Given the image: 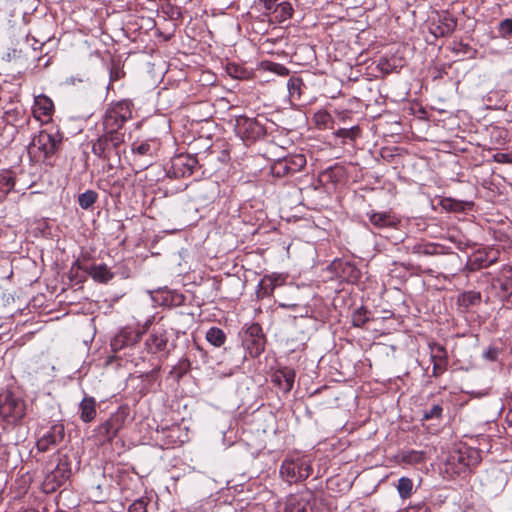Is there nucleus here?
<instances>
[{"mask_svg": "<svg viewBox=\"0 0 512 512\" xmlns=\"http://www.w3.org/2000/svg\"><path fill=\"white\" fill-rule=\"evenodd\" d=\"M482 295L479 291H465L459 296L460 305L465 308L481 303Z\"/></svg>", "mask_w": 512, "mask_h": 512, "instance_id": "nucleus-33", "label": "nucleus"}, {"mask_svg": "<svg viewBox=\"0 0 512 512\" xmlns=\"http://www.w3.org/2000/svg\"><path fill=\"white\" fill-rule=\"evenodd\" d=\"M51 460V465L56 462L55 467L52 469L48 468V473L44 480V486L50 490L55 491L57 488L62 486L71 476V467L66 456L56 454Z\"/></svg>", "mask_w": 512, "mask_h": 512, "instance_id": "nucleus-7", "label": "nucleus"}, {"mask_svg": "<svg viewBox=\"0 0 512 512\" xmlns=\"http://www.w3.org/2000/svg\"><path fill=\"white\" fill-rule=\"evenodd\" d=\"M501 251L494 246H485L472 252L462 266L461 257L456 252H449L445 254L441 262L442 268L450 275L455 276L458 272L462 271L466 274L474 273L482 269H486L500 260Z\"/></svg>", "mask_w": 512, "mask_h": 512, "instance_id": "nucleus-1", "label": "nucleus"}, {"mask_svg": "<svg viewBox=\"0 0 512 512\" xmlns=\"http://www.w3.org/2000/svg\"><path fill=\"white\" fill-rule=\"evenodd\" d=\"M129 512H148L147 502L143 499L135 500L129 507Z\"/></svg>", "mask_w": 512, "mask_h": 512, "instance_id": "nucleus-47", "label": "nucleus"}, {"mask_svg": "<svg viewBox=\"0 0 512 512\" xmlns=\"http://www.w3.org/2000/svg\"><path fill=\"white\" fill-rule=\"evenodd\" d=\"M443 407L440 404H434L429 410L424 411L422 420L441 419Z\"/></svg>", "mask_w": 512, "mask_h": 512, "instance_id": "nucleus-42", "label": "nucleus"}, {"mask_svg": "<svg viewBox=\"0 0 512 512\" xmlns=\"http://www.w3.org/2000/svg\"><path fill=\"white\" fill-rule=\"evenodd\" d=\"M205 339L214 347H221L226 341V334L219 327H211L206 332Z\"/></svg>", "mask_w": 512, "mask_h": 512, "instance_id": "nucleus-28", "label": "nucleus"}, {"mask_svg": "<svg viewBox=\"0 0 512 512\" xmlns=\"http://www.w3.org/2000/svg\"><path fill=\"white\" fill-rule=\"evenodd\" d=\"M168 344V335L163 327H154L145 341V347L148 353L156 354L166 349Z\"/></svg>", "mask_w": 512, "mask_h": 512, "instance_id": "nucleus-17", "label": "nucleus"}, {"mask_svg": "<svg viewBox=\"0 0 512 512\" xmlns=\"http://www.w3.org/2000/svg\"><path fill=\"white\" fill-rule=\"evenodd\" d=\"M457 27V19L445 11L437 15V19L431 23L430 32L435 37L450 36Z\"/></svg>", "mask_w": 512, "mask_h": 512, "instance_id": "nucleus-12", "label": "nucleus"}, {"mask_svg": "<svg viewBox=\"0 0 512 512\" xmlns=\"http://www.w3.org/2000/svg\"><path fill=\"white\" fill-rule=\"evenodd\" d=\"M124 139L125 133L103 131L102 135L92 141V153L106 162L109 169H114L121 163V147Z\"/></svg>", "mask_w": 512, "mask_h": 512, "instance_id": "nucleus-2", "label": "nucleus"}, {"mask_svg": "<svg viewBox=\"0 0 512 512\" xmlns=\"http://www.w3.org/2000/svg\"><path fill=\"white\" fill-rule=\"evenodd\" d=\"M498 33L501 37L507 38L512 35V19H504L499 23Z\"/></svg>", "mask_w": 512, "mask_h": 512, "instance_id": "nucleus-44", "label": "nucleus"}, {"mask_svg": "<svg viewBox=\"0 0 512 512\" xmlns=\"http://www.w3.org/2000/svg\"><path fill=\"white\" fill-rule=\"evenodd\" d=\"M65 436L64 425L56 423L52 425L36 442V447L40 452H46L51 446L61 443Z\"/></svg>", "mask_w": 512, "mask_h": 512, "instance_id": "nucleus-13", "label": "nucleus"}, {"mask_svg": "<svg viewBox=\"0 0 512 512\" xmlns=\"http://www.w3.org/2000/svg\"><path fill=\"white\" fill-rule=\"evenodd\" d=\"M428 254H434L435 252L434 251H426Z\"/></svg>", "mask_w": 512, "mask_h": 512, "instance_id": "nucleus-55", "label": "nucleus"}, {"mask_svg": "<svg viewBox=\"0 0 512 512\" xmlns=\"http://www.w3.org/2000/svg\"><path fill=\"white\" fill-rule=\"evenodd\" d=\"M338 116L341 121H346V119H348L350 117V114L347 111H342V112L338 113Z\"/></svg>", "mask_w": 512, "mask_h": 512, "instance_id": "nucleus-53", "label": "nucleus"}, {"mask_svg": "<svg viewBox=\"0 0 512 512\" xmlns=\"http://www.w3.org/2000/svg\"><path fill=\"white\" fill-rule=\"evenodd\" d=\"M198 161L190 155L180 154L173 158L170 172L175 177H185L193 174Z\"/></svg>", "mask_w": 512, "mask_h": 512, "instance_id": "nucleus-16", "label": "nucleus"}, {"mask_svg": "<svg viewBox=\"0 0 512 512\" xmlns=\"http://www.w3.org/2000/svg\"><path fill=\"white\" fill-rule=\"evenodd\" d=\"M275 288L274 281L270 277H264L258 284L257 298L263 299L269 297Z\"/></svg>", "mask_w": 512, "mask_h": 512, "instance_id": "nucleus-36", "label": "nucleus"}, {"mask_svg": "<svg viewBox=\"0 0 512 512\" xmlns=\"http://www.w3.org/2000/svg\"><path fill=\"white\" fill-rule=\"evenodd\" d=\"M369 311L361 306L352 314V324L355 327H363L369 321Z\"/></svg>", "mask_w": 512, "mask_h": 512, "instance_id": "nucleus-40", "label": "nucleus"}, {"mask_svg": "<svg viewBox=\"0 0 512 512\" xmlns=\"http://www.w3.org/2000/svg\"><path fill=\"white\" fill-rule=\"evenodd\" d=\"M429 349L431 362L433 363L432 376L437 378L447 370V350L443 345L436 342L429 343Z\"/></svg>", "mask_w": 512, "mask_h": 512, "instance_id": "nucleus-15", "label": "nucleus"}, {"mask_svg": "<svg viewBox=\"0 0 512 512\" xmlns=\"http://www.w3.org/2000/svg\"><path fill=\"white\" fill-rule=\"evenodd\" d=\"M483 357L490 361H495L498 357V349L495 347H489L484 353Z\"/></svg>", "mask_w": 512, "mask_h": 512, "instance_id": "nucleus-49", "label": "nucleus"}, {"mask_svg": "<svg viewBox=\"0 0 512 512\" xmlns=\"http://www.w3.org/2000/svg\"><path fill=\"white\" fill-rule=\"evenodd\" d=\"M275 19L278 23L290 19L293 15V7L290 2H281L274 8Z\"/></svg>", "mask_w": 512, "mask_h": 512, "instance_id": "nucleus-32", "label": "nucleus"}, {"mask_svg": "<svg viewBox=\"0 0 512 512\" xmlns=\"http://www.w3.org/2000/svg\"><path fill=\"white\" fill-rule=\"evenodd\" d=\"M481 462L480 451L472 447H463L449 456L448 463L455 466L457 473L471 469Z\"/></svg>", "mask_w": 512, "mask_h": 512, "instance_id": "nucleus-11", "label": "nucleus"}, {"mask_svg": "<svg viewBox=\"0 0 512 512\" xmlns=\"http://www.w3.org/2000/svg\"><path fill=\"white\" fill-rule=\"evenodd\" d=\"M397 460L400 464L417 465L427 460V453L420 450H402L397 454Z\"/></svg>", "mask_w": 512, "mask_h": 512, "instance_id": "nucleus-24", "label": "nucleus"}, {"mask_svg": "<svg viewBox=\"0 0 512 512\" xmlns=\"http://www.w3.org/2000/svg\"><path fill=\"white\" fill-rule=\"evenodd\" d=\"M342 277L348 282H356L360 278V270L351 262L340 263Z\"/></svg>", "mask_w": 512, "mask_h": 512, "instance_id": "nucleus-34", "label": "nucleus"}, {"mask_svg": "<svg viewBox=\"0 0 512 512\" xmlns=\"http://www.w3.org/2000/svg\"><path fill=\"white\" fill-rule=\"evenodd\" d=\"M26 412L27 403L21 395L12 390L0 393V417L7 425H20Z\"/></svg>", "mask_w": 512, "mask_h": 512, "instance_id": "nucleus-5", "label": "nucleus"}, {"mask_svg": "<svg viewBox=\"0 0 512 512\" xmlns=\"http://www.w3.org/2000/svg\"><path fill=\"white\" fill-rule=\"evenodd\" d=\"M295 375L293 368L282 367L272 374L271 382L283 393H288L293 388Z\"/></svg>", "mask_w": 512, "mask_h": 512, "instance_id": "nucleus-21", "label": "nucleus"}, {"mask_svg": "<svg viewBox=\"0 0 512 512\" xmlns=\"http://www.w3.org/2000/svg\"><path fill=\"white\" fill-rule=\"evenodd\" d=\"M77 269V270H84L86 272V270H89V268H85L81 265L80 261L79 260H76L73 264H72V267H71V273L74 272V270Z\"/></svg>", "mask_w": 512, "mask_h": 512, "instance_id": "nucleus-52", "label": "nucleus"}, {"mask_svg": "<svg viewBox=\"0 0 512 512\" xmlns=\"http://www.w3.org/2000/svg\"><path fill=\"white\" fill-rule=\"evenodd\" d=\"M278 0H260L263 3L266 10L271 11Z\"/></svg>", "mask_w": 512, "mask_h": 512, "instance_id": "nucleus-51", "label": "nucleus"}, {"mask_svg": "<svg viewBox=\"0 0 512 512\" xmlns=\"http://www.w3.org/2000/svg\"><path fill=\"white\" fill-rule=\"evenodd\" d=\"M97 402L92 396H85L79 404L80 419L90 423L96 418Z\"/></svg>", "mask_w": 512, "mask_h": 512, "instance_id": "nucleus-23", "label": "nucleus"}, {"mask_svg": "<svg viewBox=\"0 0 512 512\" xmlns=\"http://www.w3.org/2000/svg\"><path fill=\"white\" fill-rule=\"evenodd\" d=\"M310 464L303 458L285 459L280 468V474L289 483H297L307 479L311 474Z\"/></svg>", "mask_w": 512, "mask_h": 512, "instance_id": "nucleus-9", "label": "nucleus"}, {"mask_svg": "<svg viewBox=\"0 0 512 512\" xmlns=\"http://www.w3.org/2000/svg\"><path fill=\"white\" fill-rule=\"evenodd\" d=\"M133 103L131 100L122 99L107 105L102 117L103 131L112 133H124L122 128L133 117Z\"/></svg>", "mask_w": 512, "mask_h": 512, "instance_id": "nucleus-4", "label": "nucleus"}, {"mask_svg": "<svg viewBox=\"0 0 512 512\" xmlns=\"http://www.w3.org/2000/svg\"><path fill=\"white\" fill-rule=\"evenodd\" d=\"M366 216L369 223L378 229L394 228L400 222L391 211L378 212L373 209L367 211Z\"/></svg>", "mask_w": 512, "mask_h": 512, "instance_id": "nucleus-18", "label": "nucleus"}, {"mask_svg": "<svg viewBox=\"0 0 512 512\" xmlns=\"http://www.w3.org/2000/svg\"><path fill=\"white\" fill-rule=\"evenodd\" d=\"M492 286L499 287V295L503 300L512 296V266L503 265L492 278Z\"/></svg>", "mask_w": 512, "mask_h": 512, "instance_id": "nucleus-14", "label": "nucleus"}, {"mask_svg": "<svg viewBox=\"0 0 512 512\" xmlns=\"http://www.w3.org/2000/svg\"><path fill=\"white\" fill-rule=\"evenodd\" d=\"M15 183L16 180L12 171L0 172V202L14 189Z\"/></svg>", "mask_w": 512, "mask_h": 512, "instance_id": "nucleus-26", "label": "nucleus"}, {"mask_svg": "<svg viewBox=\"0 0 512 512\" xmlns=\"http://www.w3.org/2000/svg\"><path fill=\"white\" fill-rule=\"evenodd\" d=\"M96 435L101 444L112 442V440L118 435L112 428L108 425V421L101 423L96 429Z\"/></svg>", "mask_w": 512, "mask_h": 512, "instance_id": "nucleus-31", "label": "nucleus"}, {"mask_svg": "<svg viewBox=\"0 0 512 512\" xmlns=\"http://www.w3.org/2000/svg\"><path fill=\"white\" fill-rule=\"evenodd\" d=\"M271 174L277 178H283L293 175L288 169L287 163L282 159L276 160L270 168Z\"/></svg>", "mask_w": 512, "mask_h": 512, "instance_id": "nucleus-38", "label": "nucleus"}, {"mask_svg": "<svg viewBox=\"0 0 512 512\" xmlns=\"http://www.w3.org/2000/svg\"><path fill=\"white\" fill-rule=\"evenodd\" d=\"M227 72L230 76L237 79H240L244 76V69L236 64H228Z\"/></svg>", "mask_w": 512, "mask_h": 512, "instance_id": "nucleus-46", "label": "nucleus"}, {"mask_svg": "<svg viewBox=\"0 0 512 512\" xmlns=\"http://www.w3.org/2000/svg\"><path fill=\"white\" fill-rule=\"evenodd\" d=\"M22 114V110L19 108L9 109L4 112V119L7 123L16 122Z\"/></svg>", "mask_w": 512, "mask_h": 512, "instance_id": "nucleus-45", "label": "nucleus"}, {"mask_svg": "<svg viewBox=\"0 0 512 512\" xmlns=\"http://www.w3.org/2000/svg\"><path fill=\"white\" fill-rule=\"evenodd\" d=\"M446 202H449V208L454 211H459L462 209V204L458 201L447 199Z\"/></svg>", "mask_w": 512, "mask_h": 512, "instance_id": "nucleus-50", "label": "nucleus"}, {"mask_svg": "<svg viewBox=\"0 0 512 512\" xmlns=\"http://www.w3.org/2000/svg\"><path fill=\"white\" fill-rule=\"evenodd\" d=\"M235 121V132L243 141L253 143L266 134L263 124L256 118L241 115Z\"/></svg>", "mask_w": 512, "mask_h": 512, "instance_id": "nucleus-8", "label": "nucleus"}, {"mask_svg": "<svg viewBox=\"0 0 512 512\" xmlns=\"http://www.w3.org/2000/svg\"><path fill=\"white\" fill-rule=\"evenodd\" d=\"M303 80L300 77H291L287 82V88L291 101H299L302 95Z\"/></svg>", "mask_w": 512, "mask_h": 512, "instance_id": "nucleus-29", "label": "nucleus"}, {"mask_svg": "<svg viewBox=\"0 0 512 512\" xmlns=\"http://www.w3.org/2000/svg\"><path fill=\"white\" fill-rule=\"evenodd\" d=\"M128 416L129 412L127 408L119 407L117 411L111 414V416L107 419L108 425L118 434L119 431L124 427Z\"/></svg>", "mask_w": 512, "mask_h": 512, "instance_id": "nucleus-27", "label": "nucleus"}, {"mask_svg": "<svg viewBox=\"0 0 512 512\" xmlns=\"http://www.w3.org/2000/svg\"><path fill=\"white\" fill-rule=\"evenodd\" d=\"M285 512H321V506L311 491H304L289 496L286 501Z\"/></svg>", "mask_w": 512, "mask_h": 512, "instance_id": "nucleus-10", "label": "nucleus"}, {"mask_svg": "<svg viewBox=\"0 0 512 512\" xmlns=\"http://www.w3.org/2000/svg\"><path fill=\"white\" fill-rule=\"evenodd\" d=\"M507 421H508L509 425L512 427V411H510L507 414Z\"/></svg>", "mask_w": 512, "mask_h": 512, "instance_id": "nucleus-54", "label": "nucleus"}, {"mask_svg": "<svg viewBox=\"0 0 512 512\" xmlns=\"http://www.w3.org/2000/svg\"><path fill=\"white\" fill-rule=\"evenodd\" d=\"M265 68L279 76H287L290 73L289 69L280 63L267 62Z\"/></svg>", "mask_w": 512, "mask_h": 512, "instance_id": "nucleus-43", "label": "nucleus"}, {"mask_svg": "<svg viewBox=\"0 0 512 512\" xmlns=\"http://www.w3.org/2000/svg\"><path fill=\"white\" fill-rule=\"evenodd\" d=\"M493 161L499 164H512V154L496 153L493 155Z\"/></svg>", "mask_w": 512, "mask_h": 512, "instance_id": "nucleus-48", "label": "nucleus"}, {"mask_svg": "<svg viewBox=\"0 0 512 512\" xmlns=\"http://www.w3.org/2000/svg\"><path fill=\"white\" fill-rule=\"evenodd\" d=\"M91 278L99 283H107L113 279L114 274L110 271L106 264L93 265L86 270Z\"/></svg>", "mask_w": 512, "mask_h": 512, "instance_id": "nucleus-25", "label": "nucleus"}, {"mask_svg": "<svg viewBox=\"0 0 512 512\" xmlns=\"http://www.w3.org/2000/svg\"><path fill=\"white\" fill-rule=\"evenodd\" d=\"M56 512H65V511H63V510H57Z\"/></svg>", "mask_w": 512, "mask_h": 512, "instance_id": "nucleus-56", "label": "nucleus"}, {"mask_svg": "<svg viewBox=\"0 0 512 512\" xmlns=\"http://www.w3.org/2000/svg\"><path fill=\"white\" fill-rule=\"evenodd\" d=\"M313 120L318 128H325L331 121V115L327 111L320 110L314 114Z\"/></svg>", "mask_w": 512, "mask_h": 512, "instance_id": "nucleus-41", "label": "nucleus"}, {"mask_svg": "<svg viewBox=\"0 0 512 512\" xmlns=\"http://www.w3.org/2000/svg\"><path fill=\"white\" fill-rule=\"evenodd\" d=\"M283 160L287 163L288 169L293 175L306 166V157L303 154L290 155L284 157Z\"/></svg>", "mask_w": 512, "mask_h": 512, "instance_id": "nucleus-30", "label": "nucleus"}, {"mask_svg": "<svg viewBox=\"0 0 512 512\" xmlns=\"http://www.w3.org/2000/svg\"><path fill=\"white\" fill-rule=\"evenodd\" d=\"M397 491L402 499L409 498L413 491V481L408 477H401L398 480Z\"/></svg>", "mask_w": 512, "mask_h": 512, "instance_id": "nucleus-39", "label": "nucleus"}, {"mask_svg": "<svg viewBox=\"0 0 512 512\" xmlns=\"http://www.w3.org/2000/svg\"><path fill=\"white\" fill-rule=\"evenodd\" d=\"M63 136L59 131L41 130L28 145V154L35 162L52 165L51 158L59 150Z\"/></svg>", "mask_w": 512, "mask_h": 512, "instance_id": "nucleus-3", "label": "nucleus"}, {"mask_svg": "<svg viewBox=\"0 0 512 512\" xmlns=\"http://www.w3.org/2000/svg\"><path fill=\"white\" fill-rule=\"evenodd\" d=\"M160 143L157 139L135 140L131 144L132 166L142 171L151 166L156 158Z\"/></svg>", "mask_w": 512, "mask_h": 512, "instance_id": "nucleus-6", "label": "nucleus"}, {"mask_svg": "<svg viewBox=\"0 0 512 512\" xmlns=\"http://www.w3.org/2000/svg\"><path fill=\"white\" fill-rule=\"evenodd\" d=\"M334 135L337 138H342L343 143H345L346 139L355 141L361 136V128L358 125L352 126L350 128H340L334 132Z\"/></svg>", "mask_w": 512, "mask_h": 512, "instance_id": "nucleus-35", "label": "nucleus"}, {"mask_svg": "<svg viewBox=\"0 0 512 512\" xmlns=\"http://www.w3.org/2000/svg\"><path fill=\"white\" fill-rule=\"evenodd\" d=\"M142 333L131 328L121 330L111 341V348L117 352L125 347L137 344L141 339Z\"/></svg>", "mask_w": 512, "mask_h": 512, "instance_id": "nucleus-20", "label": "nucleus"}, {"mask_svg": "<svg viewBox=\"0 0 512 512\" xmlns=\"http://www.w3.org/2000/svg\"><path fill=\"white\" fill-rule=\"evenodd\" d=\"M245 342L251 350V354L259 355L264 351L265 337L259 324L253 323L246 330Z\"/></svg>", "mask_w": 512, "mask_h": 512, "instance_id": "nucleus-19", "label": "nucleus"}, {"mask_svg": "<svg viewBox=\"0 0 512 512\" xmlns=\"http://www.w3.org/2000/svg\"><path fill=\"white\" fill-rule=\"evenodd\" d=\"M98 199V194L94 190H86L78 196V204L82 209L91 208Z\"/></svg>", "mask_w": 512, "mask_h": 512, "instance_id": "nucleus-37", "label": "nucleus"}, {"mask_svg": "<svg viewBox=\"0 0 512 512\" xmlns=\"http://www.w3.org/2000/svg\"><path fill=\"white\" fill-rule=\"evenodd\" d=\"M53 112L54 104L49 97L39 95L35 98L33 113L38 120L47 122L51 118Z\"/></svg>", "mask_w": 512, "mask_h": 512, "instance_id": "nucleus-22", "label": "nucleus"}]
</instances>
